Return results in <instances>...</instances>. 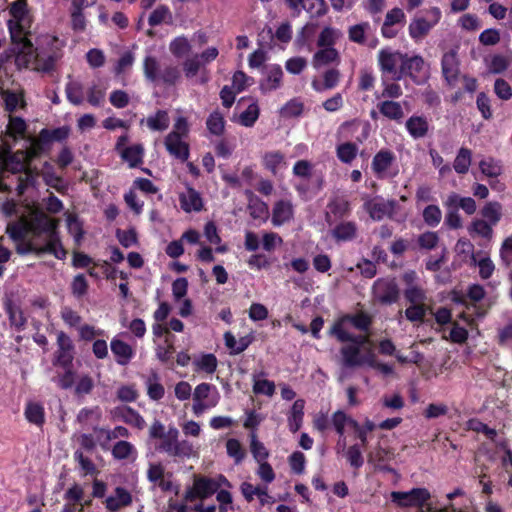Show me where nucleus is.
Segmentation results:
<instances>
[{
  "mask_svg": "<svg viewBox=\"0 0 512 512\" xmlns=\"http://www.w3.org/2000/svg\"><path fill=\"white\" fill-rule=\"evenodd\" d=\"M1 211L6 217L17 218L6 226V233L15 243L17 253H47L60 260L66 257L57 231L58 220L48 217L36 205H19L13 200L5 201Z\"/></svg>",
  "mask_w": 512,
  "mask_h": 512,
  "instance_id": "f257e3e1",
  "label": "nucleus"
},
{
  "mask_svg": "<svg viewBox=\"0 0 512 512\" xmlns=\"http://www.w3.org/2000/svg\"><path fill=\"white\" fill-rule=\"evenodd\" d=\"M58 40L50 35L42 36L37 48H33L28 38L12 42V47L0 53V70L14 61L18 69L31 68L37 71H49L54 64V46Z\"/></svg>",
  "mask_w": 512,
  "mask_h": 512,
  "instance_id": "f03ea898",
  "label": "nucleus"
},
{
  "mask_svg": "<svg viewBox=\"0 0 512 512\" xmlns=\"http://www.w3.org/2000/svg\"><path fill=\"white\" fill-rule=\"evenodd\" d=\"M35 154L34 149H30L0 157V190L11 191V183L15 180L16 190L21 195L29 186L35 185L36 175L28 171L29 162Z\"/></svg>",
  "mask_w": 512,
  "mask_h": 512,
  "instance_id": "7ed1b4c3",
  "label": "nucleus"
},
{
  "mask_svg": "<svg viewBox=\"0 0 512 512\" xmlns=\"http://www.w3.org/2000/svg\"><path fill=\"white\" fill-rule=\"evenodd\" d=\"M9 19L7 26L11 41L25 40L28 38L32 25V16L26 0H15L8 8Z\"/></svg>",
  "mask_w": 512,
  "mask_h": 512,
  "instance_id": "20e7f679",
  "label": "nucleus"
},
{
  "mask_svg": "<svg viewBox=\"0 0 512 512\" xmlns=\"http://www.w3.org/2000/svg\"><path fill=\"white\" fill-rule=\"evenodd\" d=\"M368 343L369 339L362 336L350 343L344 344L340 349L341 365L345 368L368 366L370 357L373 354V349L370 346L366 347Z\"/></svg>",
  "mask_w": 512,
  "mask_h": 512,
  "instance_id": "39448f33",
  "label": "nucleus"
},
{
  "mask_svg": "<svg viewBox=\"0 0 512 512\" xmlns=\"http://www.w3.org/2000/svg\"><path fill=\"white\" fill-rule=\"evenodd\" d=\"M442 12L438 7H430L421 15L415 16L408 26V33L414 42H421L440 22Z\"/></svg>",
  "mask_w": 512,
  "mask_h": 512,
  "instance_id": "423d86ee",
  "label": "nucleus"
},
{
  "mask_svg": "<svg viewBox=\"0 0 512 512\" xmlns=\"http://www.w3.org/2000/svg\"><path fill=\"white\" fill-rule=\"evenodd\" d=\"M405 55V53L391 47L382 48L377 56L382 75L389 77L391 80H401Z\"/></svg>",
  "mask_w": 512,
  "mask_h": 512,
  "instance_id": "0eeeda50",
  "label": "nucleus"
},
{
  "mask_svg": "<svg viewBox=\"0 0 512 512\" xmlns=\"http://www.w3.org/2000/svg\"><path fill=\"white\" fill-rule=\"evenodd\" d=\"M218 389L209 383L198 384L193 391L192 411L196 416L216 407L220 401Z\"/></svg>",
  "mask_w": 512,
  "mask_h": 512,
  "instance_id": "6e6552de",
  "label": "nucleus"
},
{
  "mask_svg": "<svg viewBox=\"0 0 512 512\" xmlns=\"http://www.w3.org/2000/svg\"><path fill=\"white\" fill-rule=\"evenodd\" d=\"M409 77L415 84H423L429 77L428 67L420 55H405L402 69V79Z\"/></svg>",
  "mask_w": 512,
  "mask_h": 512,
  "instance_id": "1a4fd4ad",
  "label": "nucleus"
},
{
  "mask_svg": "<svg viewBox=\"0 0 512 512\" xmlns=\"http://www.w3.org/2000/svg\"><path fill=\"white\" fill-rule=\"evenodd\" d=\"M391 501L399 507L421 508L430 498V493L425 488H414L410 491H393L390 494Z\"/></svg>",
  "mask_w": 512,
  "mask_h": 512,
  "instance_id": "9d476101",
  "label": "nucleus"
},
{
  "mask_svg": "<svg viewBox=\"0 0 512 512\" xmlns=\"http://www.w3.org/2000/svg\"><path fill=\"white\" fill-rule=\"evenodd\" d=\"M405 285L404 296L411 304L425 303L427 299L426 290L415 271H406L402 275Z\"/></svg>",
  "mask_w": 512,
  "mask_h": 512,
  "instance_id": "9b49d317",
  "label": "nucleus"
},
{
  "mask_svg": "<svg viewBox=\"0 0 512 512\" xmlns=\"http://www.w3.org/2000/svg\"><path fill=\"white\" fill-rule=\"evenodd\" d=\"M399 288L393 278H381L373 285L374 298L382 304L395 303L399 298Z\"/></svg>",
  "mask_w": 512,
  "mask_h": 512,
  "instance_id": "f8f14e48",
  "label": "nucleus"
},
{
  "mask_svg": "<svg viewBox=\"0 0 512 512\" xmlns=\"http://www.w3.org/2000/svg\"><path fill=\"white\" fill-rule=\"evenodd\" d=\"M395 155L390 150H380L375 154L372 160V170L378 178H391L397 175V170L393 169Z\"/></svg>",
  "mask_w": 512,
  "mask_h": 512,
  "instance_id": "ddd939ff",
  "label": "nucleus"
},
{
  "mask_svg": "<svg viewBox=\"0 0 512 512\" xmlns=\"http://www.w3.org/2000/svg\"><path fill=\"white\" fill-rule=\"evenodd\" d=\"M396 206V201L385 200L380 197L369 199L364 203V209L375 221H380L385 217H391L396 210Z\"/></svg>",
  "mask_w": 512,
  "mask_h": 512,
  "instance_id": "4468645a",
  "label": "nucleus"
},
{
  "mask_svg": "<svg viewBox=\"0 0 512 512\" xmlns=\"http://www.w3.org/2000/svg\"><path fill=\"white\" fill-rule=\"evenodd\" d=\"M218 489V484L209 478H195L193 485L186 491L185 499L192 502L196 499L204 500L212 496Z\"/></svg>",
  "mask_w": 512,
  "mask_h": 512,
  "instance_id": "2eb2a0df",
  "label": "nucleus"
},
{
  "mask_svg": "<svg viewBox=\"0 0 512 512\" xmlns=\"http://www.w3.org/2000/svg\"><path fill=\"white\" fill-rule=\"evenodd\" d=\"M57 345L55 363L63 368H69L74 358L72 340L66 333L60 331L57 333Z\"/></svg>",
  "mask_w": 512,
  "mask_h": 512,
  "instance_id": "dca6fc26",
  "label": "nucleus"
},
{
  "mask_svg": "<svg viewBox=\"0 0 512 512\" xmlns=\"http://www.w3.org/2000/svg\"><path fill=\"white\" fill-rule=\"evenodd\" d=\"M178 198L180 207L185 213H198L204 208L201 194L190 186H187L184 191L180 192Z\"/></svg>",
  "mask_w": 512,
  "mask_h": 512,
  "instance_id": "f3484780",
  "label": "nucleus"
},
{
  "mask_svg": "<svg viewBox=\"0 0 512 512\" xmlns=\"http://www.w3.org/2000/svg\"><path fill=\"white\" fill-rule=\"evenodd\" d=\"M185 137L177 136L174 133H169L164 140L166 150L171 156L185 162L189 158V145L184 140Z\"/></svg>",
  "mask_w": 512,
  "mask_h": 512,
  "instance_id": "a211bd4d",
  "label": "nucleus"
},
{
  "mask_svg": "<svg viewBox=\"0 0 512 512\" xmlns=\"http://www.w3.org/2000/svg\"><path fill=\"white\" fill-rule=\"evenodd\" d=\"M262 165L273 175L282 174L288 167L285 155L278 151H267L262 155Z\"/></svg>",
  "mask_w": 512,
  "mask_h": 512,
  "instance_id": "6ab92c4d",
  "label": "nucleus"
},
{
  "mask_svg": "<svg viewBox=\"0 0 512 512\" xmlns=\"http://www.w3.org/2000/svg\"><path fill=\"white\" fill-rule=\"evenodd\" d=\"M294 207L290 200L282 199L277 201L272 209L271 222L274 226L279 227L293 219Z\"/></svg>",
  "mask_w": 512,
  "mask_h": 512,
  "instance_id": "aec40b11",
  "label": "nucleus"
},
{
  "mask_svg": "<svg viewBox=\"0 0 512 512\" xmlns=\"http://www.w3.org/2000/svg\"><path fill=\"white\" fill-rule=\"evenodd\" d=\"M442 74L449 85H454L459 76V61L457 58V52L450 50L444 53L442 60Z\"/></svg>",
  "mask_w": 512,
  "mask_h": 512,
  "instance_id": "412c9836",
  "label": "nucleus"
},
{
  "mask_svg": "<svg viewBox=\"0 0 512 512\" xmlns=\"http://www.w3.org/2000/svg\"><path fill=\"white\" fill-rule=\"evenodd\" d=\"M202 63L198 58V55L187 58L183 62V71L188 79L196 77L195 83L203 85L209 81V74L206 69H201Z\"/></svg>",
  "mask_w": 512,
  "mask_h": 512,
  "instance_id": "4be33fe9",
  "label": "nucleus"
},
{
  "mask_svg": "<svg viewBox=\"0 0 512 512\" xmlns=\"http://www.w3.org/2000/svg\"><path fill=\"white\" fill-rule=\"evenodd\" d=\"M340 61V55L334 47H318L312 58V65L315 69L330 64H337Z\"/></svg>",
  "mask_w": 512,
  "mask_h": 512,
  "instance_id": "5701e85b",
  "label": "nucleus"
},
{
  "mask_svg": "<svg viewBox=\"0 0 512 512\" xmlns=\"http://www.w3.org/2000/svg\"><path fill=\"white\" fill-rule=\"evenodd\" d=\"M1 96L4 101L5 110L9 112L10 115L26 107L24 92L21 89L4 90Z\"/></svg>",
  "mask_w": 512,
  "mask_h": 512,
  "instance_id": "b1692460",
  "label": "nucleus"
},
{
  "mask_svg": "<svg viewBox=\"0 0 512 512\" xmlns=\"http://www.w3.org/2000/svg\"><path fill=\"white\" fill-rule=\"evenodd\" d=\"M110 347L119 365H127L134 357L135 352L131 345L116 337L111 340Z\"/></svg>",
  "mask_w": 512,
  "mask_h": 512,
  "instance_id": "393cba45",
  "label": "nucleus"
},
{
  "mask_svg": "<svg viewBox=\"0 0 512 512\" xmlns=\"http://www.w3.org/2000/svg\"><path fill=\"white\" fill-rule=\"evenodd\" d=\"M132 503V496L125 488L117 487L113 495H110L105 500V507L111 512L118 511L119 509L129 506Z\"/></svg>",
  "mask_w": 512,
  "mask_h": 512,
  "instance_id": "a878e982",
  "label": "nucleus"
},
{
  "mask_svg": "<svg viewBox=\"0 0 512 512\" xmlns=\"http://www.w3.org/2000/svg\"><path fill=\"white\" fill-rule=\"evenodd\" d=\"M377 109L389 120L401 122L404 118V110L400 102L383 100L377 104Z\"/></svg>",
  "mask_w": 512,
  "mask_h": 512,
  "instance_id": "bb28decb",
  "label": "nucleus"
},
{
  "mask_svg": "<svg viewBox=\"0 0 512 512\" xmlns=\"http://www.w3.org/2000/svg\"><path fill=\"white\" fill-rule=\"evenodd\" d=\"M253 341V334L245 335L237 340L231 332L224 333V343L225 346L229 349L231 355L242 353Z\"/></svg>",
  "mask_w": 512,
  "mask_h": 512,
  "instance_id": "cd10ccee",
  "label": "nucleus"
},
{
  "mask_svg": "<svg viewBox=\"0 0 512 512\" xmlns=\"http://www.w3.org/2000/svg\"><path fill=\"white\" fill-rule=\"evenodd\" d=\"M194 371L213 374L218 366V360L212 353H202L192 361Z\"/></svg>",
  "mask_w": 512,
  "mask_h": 512,
  "instance_id": "c85d7f7f",
  "label": "nucleus"
},
{
  "mask_svg": "<svg viewBox=\"0 0 512 512\" xmlns=\"http://www.w3.org/2000/svg\"><path fill=\"white\" fill-rule=\"evenodd\" d=\"M305 401L303 399L296 400L288 414V426L292 433H296L302 426L304 417Z\"/></svg>",
  "mask_w": 512,
  "mask_h": 512,
  "instance_id": "c756f323",
  "label": "nucleus"
},
{
  "mask_svg": "<svg viewBox=\"0 0 512 512\" xmlns=\"http://www.w3.org/2000/svg\"><path fill=\"white\" fill-rule=\"evenodd\" d=\"M283 77V71L280 66H271L260 88L263 92H270L280 87Z\"/></svg>",
  "mask_w": 512,
  "mask_h": 512,
  "instance_id": "7c9ffc66",
  "label": "nucleus"
},
{
  "mask_svg": "<svg viewBox=\"0 0 512 512\" xmlns=\"http://www.w3.org/2000/svg\"><path fill=\"white\" fill-rule=\"evenodd\" d=\"M27 131L26 121L18 116L9 115L6 135L14 141L25 137Z\"/></svg>",
  "mask_w": 512,
  "mask_h": 512,
  "instance_id": "2f4dec72",
  "label": "nucleus"
},
{
  "mask_svg": "<svg viewBox=\"0 0 512 512\" xmlns=\"http://www.w3.org/2000/svg\"><path fill=\"white\" fill-rule=\"evenodd\" d=\"M350 325L342 317L331 327L330 334L335 336L336 339L341 343H350L357 338L362 337L361 335H355L349 332L348 327Z\"/></svg>",
  "mask_w": 512,
  "mask_h": 512,
  "instance_id": "473e14b6",
  "label": "nucleus"
},
{
  "mask_svg": "<svg viewBox=\"0 0 512 512\" xmlns=\"http://www.w3.org/2000/svg\"><path fill=\"white\" fill-rule=\"evenodd\" d=\"M161 67L158 59L152 55H147L143 60V71L145 78L152 83H158L161 72Z\"/></svg>",
  "mask_w": 512,
  "mask_h": 512,
  "instance_id": "72a5a7b5",
  "label": "nucleus"
},
{
  "mask_svg": "<svg viewBox=\"0 0 512 512\" xmlns=\"http://www.w3.org/2000/svg\"><path fill=\"white\" fill-rule=\"evenodd\" d=\"M144 122L152 131H164L169 127L170 119L167 111L158 110L155 114L149 115L146 119L141 120V123Z\"/></svg>",
  "mask_w": 512,
  "mask_h": 512,
  "instance_id": "f704fd0d",
  "label": "nucleus"
},
{
  "mask_svg": "<svg viewBox=\"0 0 512 512\" xmlns=\"http://www.w3.org/2000/svg\"><path fill=\"white\" fill-rule=\"evenodd\" d=\"M65 93L68 101L73 105H81L84 102L83 84L69 77V81L65 86Z\"/></svg>",
  "mask_w": 512,
  "mask_h": 512,
  "instance_id": "c9c22d12",
  "label": "nucleus"
},
{
  "mask_svg": "<svg viewBox=\"0 0 512 512\" xmlns=\"http://www.w3.org/2000/svg\"><path fill=\"white\" fill-rule=\"evenodd\" d=\"M428 121L421 116H412L406 121V128L413 138H422L428 131Z\"/></svg>",
  "mask_w": 512,
  "mask_h": 512,
  "instance_id": "e433bc0d",
  "label": "nucleus"
},
{
  "mask_svg": "<svg viewBox=\"0 0 512 512\" xmlns=\"http://www.w3.org/2000/svg\"><path fill=\"white\" fill-rule=\"evenodd\" d=\"M292 9L298 13L304 9L312 17H320L326 13L327 6L324 0H300L298 7Z\"/></svg>",
  "mask_w": 512,
  "mask_h": 512,
  "instance_id": "4c0bfd02",
  "label": "nucleus"
},
{
  "mask_svg": "<svg viewBox=\"0 0 512 512\" xmlns=\"http://www.w3.org/2000/svg\"><path fill=\"white\" fill-rule=\"evenodd\" d=\"M144 148L141 144H134L121 151V158L126 161L130 167H136L142 163Z\"/></svg>",
  "mask_w": 512,
  "mask_h": 512,
  "instance_id": "58836bf2",
  "label": "nucleus"
},
{
  "mask_svg": "<svg viewBox=\"0 0 512 512\" xmlns=\"http://www.w3.org/2000/svg\"><path fill=\"white\" fill-rule=\"evenodd\" d=\"M472 163V152L468 148L461 147L454 159L453 168L458 174L468 172Z\"/></svg>",
  "mask_w": 512,
  "mask_h": 512,
  "instance_id": "ea45409f",
  "label": "nucleus"
},
{
  "mask_svg": "<svg viewBox=\"0 0 512 512\" xmlns=\"http://www.w3.org/2000/svg\"><path fill=\"white\" fill-rule=\"evenodd\" d=\"M341 36L340 30L327 26L320 32L317 38V47H334Z\"/></svg>",
  "mask_w": 512,
  "mask_h": 512,
  "instance_id": "a19ab883",
  "label": "nucleus"
},
{
  "mask_svg": "<svg viewBox=\"0 0 512 512\" xmlns=\"http://www.w3.org/2000/svg\"><path fill=\"white\" fill-rule=\"evenodd\" d=\"M106 90L107 86L103 82L93 83L87 90V101L92 106H100L105 99Z\"/></svg>",
  "mask_w": 512,
  "mask_h": 512,
  "instance_id": "79ce46f5",
  "label": "nucleus"
},
{
  "mask_svg": "<svg viewBox=\"0 0 512 512\" xmlns=\"http://www.w3.org/2000/svg\"><path fill=\"white\" fill-rule=\"evenodd\" d=\"M357 227L353 222H341L332 231V235L338 241H349L356 236Z\"/></svg>",
  "mask_w": 512,
  "mask_h": 512,
  "instance_id": "37998d69",
  "label": "nucleus"
},
{
  "mask_svg": "<svg viewBox=\"0 0 512 512\" xmlns=\"http://www.w3.org/2000/svg\"><path fill=\"white\" fill-rule=\"evenodd\" d=\"M482 217L492 226L496 225L502 216V206L498 202H488L481 210Z\"/></svg>",
  "mask_w": 512,
  "mask_h": 512,
  "instance_id": "c03bdc74",
  "label": "nucleus"
},
{
  "mask_svg": "<svg viewBox=\"0 0 512 512\" xmlns=\"http://www.w3.org/2000/svg\"><path fill=\"white\" fill-rule=\"evenodd\" d=\"M112 455L119 460L135 459L137 451L130 442L118 441L112 449Z\"/></svg>",
  "mask_w": 512,
  "mask_h": 512,
  "instance_id": "a18cd8bd",
  "label": "nucleus"
},
{
  "mask_svg": "<svg viewBox=\"0 0 512 512\" xmlns=\"http://www.w3.org/2000/svg\"><path fill=\"white\" fill-rule=\"evenodd\" d=\"M468 230L472 236L477 235L487 240L493 236V226L484 219L473 220Z\"/></svg>",
  "mask_w": 512,
  "mask_h": 512,
  "instance_id": "49530a36",
  "label": "nucleus"
},
{
  "mask_svg": "<svg viewBox=\"0 0 512 512\" xmlns=\"http://www.w3.org/2000/svg\"><path fill=\"white\" fill-rule=\"evenodd\" d=\"M178 437V429L175 427H169L166 436L160 440V443L157 445L156 449L160 452L166 453L168 456H171Z\"/></svg>",
  "mask_w": 512,
  "mask_h": 512,
  "instance_id": "de8ad7c7",
  "label": "nucleus"
},
{
  "mask_svg": "<svg viewBox=\"0 0 512 512\" xmlns=\"http://www.w3.org/2000/svg\"><path fill=\"white\" fill-rule=\"evenodd\" d=\"M225 119L221 112L213 111L206 120L208 131L216 136L223 134L225 130Z\"/></svg>",
  "mask_w": 512,
  "mask_h": 512,
  "instance_id": "09e8293b",
  "label": "nucleus"
},
{
  "mask_svg": "<svg viewBox=\"0 0 512 512\" xmlns=\"http://www.w3.org/2000/svg\"><path fill=\"white\" fill-rule=\"evenodd\" d=\"M191 49L190 41L184 36L174 38L169 44V50L176 58L188 55Z\"/></svg>",
  "mask_w": 512,
  "mask_h": 512,
  "instance_id": "8fccbe9b",
  "label": "nucleus"
},
{
  "mask_svg": "<svg viewBox=\"0 0 512 512\" xmlns=\"http://www.w3.org/2000/svg\"><path fill=\"white\" fill-rule=\"evenodd\" d=\"M70 134L69 126H62L55 129H42L40 137L43 141L47 142H60L68 138Z\"/></svg>",
  "mask_w": 512,
  "mask_h": 512,
  "instance_id": "3c124183",
  "label": "nucleus"
},
{
  "mask_svg": "<svg viewBox=\"0 0 512 512\" xmlns=\"http://www.w3.org/2000/svg\"><path fill=\"white\" fill-rule=\"evenodd\" d=\"M259 106L257 102H251L245 111L241 112L238 117V122L245 127H252L259 117Z\"/></svg>",
  "mask_w": 512,
  "mask_h": 512,
  "instance_id": "603ef678",
  "label": "nucleus"
},
{
  "mask_svg": "<svg viewBox=\"0 0 512 512\" xmlns=\"http://www.w3.org/2000/svg\"><path fill=\"white\" fill-rule=\"evenodd\" d=\"M336 154L338 159L343 163H351L358 154V147L351 142H345L337 146Z\"/></svg>",
  "mask_w": 512,
  "mask_h": 512,
  "instance_id": "864d4df0",
  "label": "nucleus"
},
{
  "mask_svg": "<svg viewBox=\"0 0 512 512\" xmlns=\"http://www.w3.org/2000/svg\"><path fill=\"white\" fill-rule=\"evenodd\" d=\"M197 454V450L190 441L178 439L173 448L171 457L191 458L197 456Z\"/></svg>",
  "mask_w": 512,
  "mask_h": 512,
  "instance_id": "5fc2aeb1",
  "label": "nucleus"
},
{
  "mask_svg": "<svg viewBox=\"0 0 512 512\" xmlns=\"http://www.w3.org/2000/svg\"><path fill=\"white\" fill-rule=\"evenodd\" d=\"M455 251L463 261H469L470 264L475 260L479 254L474 253L473 244L467 239H459L455 245Z\"/></svg>",
  "mask_w": 512,
  "mask_h": 512,
  "instance_id": "6e6d98bb",
  "label": "nucleus"
},
{
  "mask_svg": "<svg viewBox=\"0 0 512 512\" xmlns=\"http://www.w3.org/2000/svg\"><path fill=\"white\" fill-rule=\"evenodd\" d=\"M423 221L429 227H436L442 220V211L439 206L431 204L424 208L422 212Z\"/></svg>",
  "mask_w": 512,
  "mask_h": 512,
  "instance_id": "4d7b16f0",
  "label": "nucleus"
},
{
  "mask_svg": "<svg viewBox=\"0 0 512 512\" xmlns=\"http://www.w3.org/2000/svg\"><path fill=\"white\" fill-rule=\"evenodd\" d=\"M471 265L479 268V276L482 279L490 278L495 271V265L488 256L480 257V255H478Z\"/></svg>",
  "mask_w": 512,
  "mask_h": 512,
  "instance_id": "13d9d810",
  "label": "nucleus"
},
{
  "mask_svg": "<svg viewBox=\"0 0 512 512\" xmlns=\"http://www.w3.org/2000/svg\"><path fill=\"white\" fill-rule=\"evenodd\" d=\"M164 467L159 463H152L149 465L147 470V477L149 481L158 484L162 489H169V483H166L163 479Z\"/></svg>",
  "mask_w": 512,
  "mask_h": 512,
  "instance_id": "bf43d9fd",
  "label": "nucleus"
},
{
  "mask_svg": "<svg viewBox=\"0 0 512 512\" xmlns=\"http://www.w3.org/2000/svg\"><path fill=\"white\" fill-rule=\"evenodd\" d=\"M253 391L255 394H262L268 397L275 393V384L273 381L262 379L259 375H253Z\"/></svg>",
  "mask_w": 512,
  "mask_h": 512,
  "instance_id": "052dcab7",
  "label": "nucleus"
},
{
  "mask_svg": "<svg viewBox=\"0 0 512 512\" xmlns=\"http://www.w3.org/2000/svg\"><path fill=\"white\" fill-rule=\"evenodd\" d=\"M370 28V24L367 22L351 26L348 31L349 39L352 42L364 44Z\"/></svg>",
  "mask_w": 512,
  "mask_h": 512,
  "instance_id": "680f3d73",
  "label": "nucleus"
},
{
  "mask_svg": "<svg viewBox=\"0 0 512 512\" xmlns=\"http://www.w3.org/2000/svg\"><path fill=\"white\" fill-rule=\"evenodd\" d=\"M250 450L257 463L267 461L269 451L264 444L257 439L255 433L251 434Z\"/></svg>",
  "mask_w": 512,
  "mask_h": 512,
  "instance_id": "e2e57ef3",
  "label": "nucleus"
},
{
  "mask_svg": "<svg viewBox=\"0 0 512 512\" xmlns=\"http://www.w3.org/2000/svg\"><path fill=\"white\" fill-rule=\"evenodd\" d=\"M147 393L150 399L160 400L164 396V387L159 382V378L156 374H152L146 381Z\"/></svg>",
  "mask_w": 512,
  "mask_h": 512,
  "instance_id": "0e129e2a",
  "label": "nucleus"
},
{
  "mask_svg": "<svg viewBox=\"0 0 512 512\" xmlns=\"http://www.w3.org/2000/svg\"><path fill=\"white\" fill-rule=\"evenodd\" d=\"M511 58L504 55H494L488 62V71L492 74L504 72L510 65Z\"/></svg>",
  "mask_w": 512,
  "mask_h": 512,
  "instance_id": "69168bd1",
  "label": "nucleus"
},
{
  "mask_svg": "<svg viewBox=\"0 0 512 512\" xmlns=\"http://www.w3.org/2000/svg\"><path fill=\"white\" fill-rule=\"evenodd\" d=\"M457 24L461 29L467 32H475L481 28V21L479 17L471 13L463 14L458 19Z\"/></svg>",
  "mask_w": 512,
  "mask_h": 512,
  "instance_id": "338daca9",
  "label": "nucleus"
},
{
  "mask_svg": "<svg viewBox=\"0 0 512 512\" xmlns=\"http://www.w3.org/2000/svg\"><path fill=\"white\" fill-rule=\"evenodd\" d=\"M226 451L229 457L233 458L236 464L242 462L245 457V451L241 443L234 438L228 439L226 442Z\"/></svg>",
  "mask_w": 512,
  "mask_h": 512,
  "instance_id": "774afa93",
  "label": "nucleus"
}]
</instances>
